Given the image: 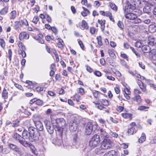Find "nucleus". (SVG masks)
Returning a JSON list of instances; mask_svg holds the SVG:
<instances>
[{
	"mask_svg": "<svg viewBox=\"0 0 156 156\" xmlns=\"http://www.w3.org/2000/svg\"><path fill=\"white\" fill-rule=\"evenodd\" d=\"M66 124V122L63 118L56 119L54 122V125L56 128L55 130L57 131L56 133L60 136L62 135L63 127L65 126Z\"/></svg>",
	"mask_w": 156,
	"mask_h": 156,
	"instance_id": "obj_1",
	"label": "nucleus"
},
{
	"mask_svg": "<svg viewBox=\"0 0 156 156\" xmlns=\"http://www.w3.org/2000/svg\"><path fill=\"white\" fill-rule=\"evenodd\" d=\"M100 141L99 136L97 134H95L90 140L89 142V146L91 148H95L98 145Z\"/></svg>",
	"mask_w": 156,
	"mask_h": 156,
	"instance_id": "obj_2",
	"label": "nucleus"
},
{
	"mask_svg": "<svg viewBox=\"0 0 156 156\" xmlns=\"http://www.w3.org/2000/svg\"><path fill=\"white\" fill-rule=\"evenodd\" d=\"M130 2L132 4L130 5L126 6L125 9H124V11L125 12H128L129 11H130V9L132 10L134 9L136 6H138L139 5H140L141 3V1L140 0H131Z\"/></svg>",
	"mask_w": 156,
	"mask_h": 156,
	"instance_id": "obj_3",
	"label": "nucleus"
},
{
	"mask_svg": "<svg viewBox=\"0 0 156 156\" xmlns=\"http://www.w3.org/2000/svg\"><path fill=\"white\" fill-rule=\"evenodd\" d=\"M13 139L16 141L18 142L23 146H26L27 143V141L23 140V137L19 134L16 133L13 134L12 136Z\"/></svg>",
	"mask_w": 156,
	"mask_h": 156,
	"instance_id": "obj_4",
	"label": "nucleus"
},
{
	"mask_svg": "<svg viewBox=\"0 0 156 156\" xmlns=\"http://www.w3.org/2000/svg\"><path fill=\"white\" fill-rule=\"evenodd\" d=\"M44 123L48 132L50 134H53L54 129H56L55 126L54 125V122L52 124L49 121L45 120Z\"/></svg>",
	"mask_w": 156,
	"mask_h": 156,
	"instance_id": "obj_5",
	"label": "nucleus"
},
{
	"mask_svg": "<svg viewBox=\"0 0 156 156\" xmlns=\"http://www.w3.org/2000/svg\"><path fill=\"white\" fill-rule=\"evenodd\" d=\"M33 129H34V128L30 127L28 129V131L24 130L22 133V137L23 140L28 139L30 140L31 134H33Z\"/></svg>",
	"mask_w": 156,
	"mask_h": 156,
	"instance_id": "obj_6",
	"label": "nucleus"
},
{
	"mask_svg": "<svg viewBox=\"0 0 156 156\" xmlns=\"http://www.w3.org/2000/svg\"><path fill=\"white\" fill-rule=\"evenodd\" d=\"M18 45L19 47L18 49V54L19 55H21L23 58L25 57L26 56V54L25 51L26 49L25 46L22 44L21 41H19L18 43Z\"/></svg>",
	"mask_w": 156,
	"mask_h": 156,
	"instance_id": "obj_7",
	"label": "nucleus"
},
{
	"mask_svg": "<svg viewBox=\"0 0 156 156\" xmlns=\"http://www.w3.org/2000/svg\"><path fill=\"white\" fill-rule=\"evenodd\" d=\"M112 141L109 139H105L103 140L101 145L102 148L105 150L108 149L112 147Z\"/></svg>",
	"mask_w": 156,
	"mask_h": 156,
	"instance_id": "obj_8",
	"label": "nucleus"
},
{
	"mask_svg": "<svg viewBox=\"0 0 156 156\" xmlns=\"http://www.w3.org/2000/svg\"><path fill=\"white\" fill-rule=\"evenodd\" d=\"M33 134H31L30 139V141L32 142L38 140L40 135V133L35 128L34 129H33Z\"/></svg>",
	"mask_w": 156,
	"mask_h": 156,
	"instance_id": "obj_9",
	"label": "nucleus"
},
{
	"mask_svg": "<svg viewBox=\"0 0 156 156\" xmlns=\"http://www.w3.org/2000/svg\"><path fill=\"white\" fill-rule=\"evenodd\" d=\"M77 122L75 120H71L69 125L70 131L72 132L75 131L77 128Z\"/></svg>",
	"mask_w": 156,
	"mask_h": 156,
	"instance_id": "obj_10",
	"label": "nucleus"
},
{
	"mask_svg": "<svg viewBox=\"0 0 156 156\" xmlns=\"http://www.w3.org/2000/svg\"><path fill=\"white\" fill-rule=\"evenodd\" d=\"M93 125L90 122H88L85 128V134L86 135H90L93 131Z\"/></svg>",
	"mask_w": 156,
	"mask_h": 156,
	"instance_id": "obj_11",
	"label": "nucleus"
},
{
	"mask_svg": "<svg viewBox=\"0 0 156 156\" xmlns=\"http://www.w3.org/2000/svg\"><path fill=\"white\" fill-rule=\"evenodd\" d=\"M99 133H100V136L101 138L104 140L105 139H108V134L105 131L102 129H101L99 130Z\"/></svg>",
	"mask_w": 156,
	"mask_h": 156,
	"instance_id": "obj_12",
	"label": "nucleus"
},
{
	"mask_svg": "<svg viewBox=\"0 0 156 156\" xmlns=\"http://www.w3.org/2000/svg\"><path fill=\"white\" fill-rule=\"evenodd\" d=\"M9 147L12 150L20 154L21 152L20 151L19 147L15 144L10 143L8 145Z\"/></svg>",
	"mask_w": 156,
	"mask_h": 156,
	"instance_id": "obj_13",
	"label": "nucleus"
},
{
	"mask_svg": "<svg viewBox=\"0 0 156 156\" xmlns=\"http://www.w3.org/2000/svg\"><path fill=\"white\" fill-rule=\"evenodd\" d=\"M34 124L36 129L40 131H42L43 130L44 127L42 123L40 121H36L34 122Z\"/></svg>",
	"mask_w": 156,
	"mask_h": 156,
	"instance_id": "obj_14",
	"label": "nucleus"
},
{
	"mask_svg": "<svg viewBox=\"0 0 156 156\" xmlns=\"http://www.w3.org/2000/svg\"><path fill=\"white\" fill-rule=\"evenodd\" d=\"M155 40V38L152 36H149L148 37L147 44L153 47L154 45V42Z\"/></svg>",
	"mask_w": 156,
	"mask_h": 156,
	"instance_id": "obj_15",
	"label": "nucleus"
},
{
	"mask_svg": "<svg viewBox=\"0 0 156 156\" xmlns=\"http://www.w3.org/2000/svg\"><path fill=\"white\" fill-rule=\"evenodd\" d=\"M29 34L26 32H22L20 33L19 36V38L20 40H23L24 39H27L29 38Z\"/></svg>",
	"mask_w": 156,
	"mask_h": 156,
	"instance_id": "obj_16",
	"label": "nucleus"
},
{
	"mask_svg": "<svg viewBox=\"0 0 156 156\" xmlns=\"http://www.w3.org/2000/svg\"><path fill=\"white\" fill-rule=\"evenodd\" d=\"M27 143L26 146H23L25 147H30L31 151L34 154H36V150L35 148L32 144L30 143L27 141Z\"/></svg>",
	"mask_w": 156,
	"mask_h": 156,
	"instance_id": "obj_17",
	"label": "nucleus"
},
{
	"mask_svg": "<svg viewBox=\"0 0 156 156\" xmlns=\"http://www.w3.org/2000/svg\"><path fill=\"white\" fill-rule=\"evenodd\" d=\"M125 17L127 19L133 20L136 18V15L135 14L132 13H129L126 14L125 16Z\"/></svg>",
	"mask_w": 156,
	"mask_h": 156,
	"instance_id": "obj_18",
	"label": "nucleus"
},
{
	"mask_svg": "<svg viewBox=\"0 0 156 156\" xmlns=\"http://www.w3.org/2000/svg\"><path fill=\"white\" fill-rule=\"evenodd\" d=\"M141 49L142 51L144 53L150 52L151 51V48L148 45H143Z\"/></svg>",
	"mask_w": 156,
	"mask_h": 156,
	"instance_id": "obj_19",
	"label": "nucleus"
},
{
	"mask_svg": "<svg viewBox=\"0 0 156 156\" xmlns=\"http://www.w3.org/2000/svg\"><path fill=\"white\" fill-rule=\"evenodd\" d=\"M118 153L114 150H111L106 153L104 156H117Z\"/></svg>",
	"mask_w": 156,
	"mask_h": 156,
	"instance_id": "obj_20",
	"label": "nucleus"
},
{
	"mask_svg": "<svg viewBox=\"0 0 156 156\" xmlns=\"http://www.w3.org/2000/svg\"><path fill=\"white\" fill-rule=\"evenodd\" d=\"M105 150L102 148V146H101L98 148H96L94 151L95 153L97 154H101L105 152Z\"/></svg>",
	"mask_w": 156,
	"mask_h": 156,
	"instance_id": "obj_21",
	"label": "nucleus"
},
{
	"mask_svg": "<svg viewBox=\"0 0 156 156\" xmlns=\"http://www.w3.org/2000/svg\"><path fill=\"white\" fill-rule=\"evenodd\" d=\"M148 29L150 33H154L156 31V26L154 24H150L148 27Z\"/></svg>",
	"mask_w": 156,
	"mask_h": 156,
	"instance_id": "obj_22",
	"label": "nucleus"
},
{
	"mask_svg": "<svg viewBox=\"0 0 156 156\" xmlns=\"http://www.w3.org/2000/svg\"><path fill=\"white\" fill-rule=\"evenodd\" d=\"M77 137L76 134L74 135L73 137V144L75 146L76 148H78L79 147V143L77 141Z\"/></svg>",
	"mask_w": 156,
	"mask_h": 156,
	"instance_id": "obj_23",
	"label": "nucleus"
},
{
	"mask_svg": "<svg viewBox=\"0 0 156 156\" xmlns=\"http://www.w3.org/2000/svg\"><path fill=\"white\" fill-rule=\"evenodd\" d=\"M121 115L125 119H128L129 120H131L132 119V115L130 113H122Z\"/></svg>",
	"mask_w": 156,
	"mask_h": 156,
	"instance_id": "obj_24",
	"label": "nucleus"
},
{
	"mask_svg": "<svg viewBox=\"0 0 156 156\" xmlns=\"http://www.w3.org/2000/svg\"><path fill=\"white\" fill-rule=\"evenodd\" d=\"M80 27L82 30H84L85 29H87L89 27L87 22L83 20L82 21L81 25Z\"/></svg>",
	"mask_w": 156,
	"mask_h": 156,
	"instance_id": "obj_25",
	"label": "nucleus"
},
{
	"mask_svg": "<svg viewBox=\"0 0 156 156\" xmlns=\"http://www.w3.org/2000/svg\"><path fill=\"white\" fill-rule=\"evenodd\" d=\"M16 12L15 10H13L10 12V18L11 20H13L16 18Z\"/></svg>",
	"mask_w": 156,
	"mask_h": 156,
	"instance_id": "obj_26",
	"label": "nucleus"
},
{
	"mask_svg": "<svg viewBox=\"0 0 156 156\" xmlns=\"http://www.w3.org/2000/svg\"><path fill=\"white\" fill-rule=\"evenodd\" d=\"M143 12L144 13L149 14L151 12V7L148 6H144L143 8Z\"/></svg>",
	"mask_w": 156,
	"mask_h": 156,
	"instance_id": "obj_27",
	"label": "nucleus"
},
{
	"mask_svg": "<svg viewBox=\"0 0 156 156\" xmlns=\"http://www.w3.org/2000/svg\"><path fill=\"white\" fill-rule=\"evenodd\" d=\"M57 40L58 41L57 43L58 47L61 48H62L63 47L64 44L63 40L59 38H58Z\"/></svg>",
	"mask_w": 156,
	"mask_h": 156,
	"instance_id": "obj_28",
	"label": "nucleus"
},
{
	"mask_svg": "<svg viewBox=\"0 0 156 156\" xmlns=\"http://www.w3.org/2000/svg\"><path fill=\"white\" fill-rule=\"evenodd\" d=\"M21 26V24L19 21L15 22L13 27L15 29L17 30Z\"/></svg>",
	"mask_w": 156,
	"mask_h": 156,
	"instance_id": "obj_29",
	"label": "nucleus"
},
{
	"mask_svg": "<svg viewBox=\"0 0 156 156\" xmlns=\"http://www.w3.org/2000/svg\"><path fill=\"white\" fill-rule=\"evenodd\" d=\"M135 128L134 127H131L128 130L127 132L129 135H132L134 133H136V131H135Z\"/></svg>",
	"mask_w": 156,
	"mask_h": 156,
	"instance_id": "obj_30",
	"label": "nucleus"
},
{
	"mask_svg": "<svg viewBox=\"0 0 156 156\" xmlns=\"http://www.w3.org/2000/svg\"><path fill=\"white\" fill-rule=\"evenodd\" d=\"M8 7H5L0 11V13L1 15H5L8 12Z\"/></svg>",
	"mask_w": 156,
	"mask_h": 156,
	"instance_id": "obj_31",
	"label": "nucleus"
},
{
	"mask_svg": "<svg viewBox=\"0 0 156 156\" xmlns=\"http://www.w3.org/2000/svg\"><path fill=\"white\" fill-rule=\"evenodd\" d=\"M19 22L21 24V26L25 25L28 26V23L27 20L26 19H24L23 20H20Z\"/></svg>",
	"mask_w": 156,
	"mask_h": 156,
	"instance_id": "obj_32",
	"label": "nucleus"
},
{
	"mask_svg": "<svg viewBox=\"0 0 156 156\" xmlns=\"http://www.w3.org/2000/svg\"><path fill=\"white\" fill-rule=\"evenodd\" d=\"M145 139L146 136L145 134L144 133H143L140 138L139 139L138 141L139 143H142L145 141Z\"/></svg>",
	"mask_w": 156,
	"mask_h": 156,
	"instance_id": "obj_33",
	"label": "nucleus"
},
{
	"mask_svg": "<svg viewBox=\"0 0 156 156\" xmlns=\"http://www.w3.org/2000/svg\"><path fill=\"white\" fill-rule=\"evenodd\" d=\"M2 95L5 99H6L8 98V92L7 90L4 88L2 92Z\"/></svg>",
	"mask_w": 156,
	"mask_h": 156,
	"instance_id": "obj_34",
	"label": "nucleus"
},
{
	"mask_svg": "<svg viewBox=\"0 0 156 156\" xmlns=\"http://www.w3.org/2000/svg\"><path fill=\"white\" fill-rule=\"evenodd\" d=\"M105 20H103L101 22H100V21L99 20H98V22L101 24V28L102 31H103L105 28Z\"/></svg>",
	"mask_w": 156,
	"mask_h": 156,
	"instance_id": "obj_35",
	"label": "nucleus"
},
{
	"mask_svg": "<svg viewBox=\"0 0 156 156\" xmlns=\"http://www.w3.org/2000/svg\"><path fill=\"white\" fill-rule=\"evenodd\" d=\"M149 107L147 106H139L138 108V110L141 111H146V109H148Z\"/></svg>",
	"mask_w": 156,
	"mask_h": 156,
	"instance_id": "obj_36",
	"label": "nucleus"
},
{
	"mask_svg": "<svg viewBox=\"0 0 156 156\" xmlns=\"http://www.w3.org/2000/svg\"><path fill=\"white\" fill-rule=\"evenodd\" d=\"M108 53L110 56L112 58L114 59L116 58V56L114 53L113 51L112 50H109L108 51Z\"/></svg>",
	"mask_w": 156,
	"mask_h": 156,
	"instance_id": "obj_37",
	"label": "nucleus"
},
{
	"mask_svg": "<svg viewBox=\"0 0 156 156\" xmlns=\"http://www.w3.org/2000/svg\"><path fill=\"white\" fill-rule=\"evenodd\" d=\"M140 89L142 90L144 92H145L147 91V89L146 88V85L145 84H144L143 83L140 85L139 86Z\"/></svg>",
	"mask_w": 156,
	"mask_h": 156,
	"instance_id": "obj_38",
	"label": "nucleus"
},
{
	"mask_svg": "<svg viewBox=\"0 0 156 156\" xmlns=\"http://www.w3.org/2000/svg\"><path fill=\"white\" fill-rule=\"evenodd\" d=\"M20 121L18 120H16L13 122V123L12 126V127L18 126L19 125Z\"/></svg>",
	"mask_w": 156,
	"mask_h": 156,
	"instance_id": "obj_39",
	"label": "nucleus"
},
{
	"mask_svg": "<svg viewBox=\"0 0 156 156\" xmlns=\"http://www.w3.org/2000/svg\"><path fill=\"white\" fill-rule=\"evenodd\" d=\"M151 58L153 60H156V50H154L151 52Z\"/></svg>",
	"mask_w": 156,
	"mask_h": 156,
	"instance_id": "obj_40",
	"label": "nucleus"
},
{
	"mask_svg": "<svg viewBox=\"0 0 156 156\" xmlns=\"http://www.w3.org/2000/svg\"><path fill=\"white\" fill-rule=\"evenodd\" d=\"M143 45V44L141 42L137 41L135 44V46L138 48H142V47Z\"/></svg>",
	"mask_w": 156,
	"mask_h": 156,
	"instance_id": "obj_41",
	"label": "nucleus"
},
{
	"mask_svg": "<svg viewBox=\"0 0 156 156\" xmlns=\"http://www.w3.org/2000/svg\"><path fill=\"white\" fill-rule=\"evenodd\" d=\"M94 103L96 105V107L98 109L102 110H104L105 109V108L100 104L95 103L94 102Z\"/></svg>",
	"mask_w": 156,
	"mask_h": 156,
	"instance_id": "obj_42",
	"label": "nucleus"
},
{
	"mask_svg": "<svg viewBox=\"0 0 156 156\" xmlns=\"http://www.w3.org/2000/svg\"><path fill=\"white\" fill-rule=\"evenodd\" d=\"M0 45L3 48H4L5 46V43L3 39H0Z\"/></svg>",
	"mask_w": 156,
	"mask_h": 156,
	"instance_id": "obj_43",
	"label": "nucleus"
},
{
	"mask_svg": "<svg viewBox=\"0 0 156 156\" xmlns=\"http://www.w3.org/2000/svg\"><path fill=\"white\" fill-rule=\"evenodd\" d=\"M141 20L140 19L138 18L136 16V18L134 19L132 22L134 23H139L141 22Z\"/></svg>",
	"mask_w": 156,
	"mask_h": 156,
	"instance_id": "obj_44",
	"label": "nucleus"
},
{
	"mask_svg": "<svg viewBox=\"0 0 156 156\" xmlns=\"http://www.w3.org/2000/svg\"><path fill=\"white\" fill-rule=\"evenodd\" d=\"M102 104L104 105L108 106L109 105V103L108 100L106 99H103L101 101Z\"/></svg>",
	"mask_w": 156,
	"mask_h": 156,
	"instance_id": "obj_45",
	"label": "nucleus"
},
{
	"mask_svg": "<svg viewBox=\"0 0 156 156\" xmlns=\"http://www.w3.org/2000/svg\"><path fill=\"white\" fill-rule=\"evenodd\" d=\"M12 52L11 49L8 50V57L10 62L11 61L12 56Z\"/></svg>",
	"mask_w": 156,
	"mask_h": 156,
	"instance_id": "obj_46",
	"label": "nucleus"
},
{
	"mask_svg": "<svg viewBox=\"0 0 156 156\" xmlns=\"http://www.w3.org/2000/svg\"><path fill=\"white\" fill-rule=\"evenodd\" d=\"M97 39L98 41V44L100 46L102 45V38L101 36H99L97 37Z\"/></svg>",
	"mask_w": 156,
	"mask_h": 156,
	"instance_id": "obj_47",
	"label": "nucleus"
},
{
	"mask_svg": "<svg viewBox=\"0 0 156 156\" xmlns=\"http://www.w3.org/2000/svg\"><path fill=\"white\" fill-rule=\"evenodd\" d=\"M43 101L37 98V100L36 101L35 104L39 106H41L43 105Z\"/></svg>",
	"mask_w": 156,
	"mask_h": 156,
	"instance_id": "obj_48",
	"label": "nucleus"
},
{
	"mask_svg": "<svg viewBox=\"0 0 156 156\" xmlns=\"http://www.w3.org/2000/svg\"><path fill=\"white\" fill-rule=\"evenodd\" d=\"M110 6L111 8L114 10H117V6L115 5V4L113 3H112L110 4Z\"/></svg>",
	"mask_w": 156,
	"mask_h": 156,
	"instance_id": "obj_49",
	"label": "nucleus"
},
{
	"mask_svg": "<svg viewBox=\"0 0 156 156\" xmlns=\"http://www.w3.org/2000/svg\"><path fill=\"white\" fill-rule=\"evenodd\" d=\"M128 93H126L125 91L124 92L125 93L124 94L126 98L127 99H129L130 98V97L129 96L128 94H129V91L128 89H126Z\"/></svg>",
	"mask_w": 156,
	"mask_h": 156,
	"instance_id": "obj_50",
	"label": "nucleus"
},
{
	"mask_svg": "<svg viewBox=\"0 0 156 156\" xmlns=\"http://www.w3.org/2000/svg\"><path fill=\"white\" fill-rule=\"evenodd\" d=\"M45 19L48 23H51L52 20L51 17L48 15H46Z\"/></svg>",
	"mask_w": 156,
	"mask_h": 156,
	"instance_id": "obj_51",
	"label": "nucleus"
},
{
	"mask_svg": "<svg viewBox=\"0 0 156 156\" xmlns=\"http://www.w3.org/2000/svg\"><path fill=\"white\" fill-rule=\"evenodd\" d=\"M118 26L121 29H123L124 28V26L123 23L121 21H119L118 23Z\"/></svg>",
	"mask_w": 156,
	"mask_h": 156,
	"instance_id": "obj_52",
	"label": "nucleus"
},
{
	"mask_svg": "<svg viewBox=\"0 0 156 156\" xmlns=\"http://www.w3.org/2000/svg\"><path fill=\"white\" fill-rule=\"evenodd\" d=\"M135 99L136 101L138 103H139L141 101V99L140 96L139 95H136Z\"/></svg>",
	"mask_w": 156,
	"mask_h": 156,
	"instance_id": "obj_53",
	"label": "nucleus"
},
{
	"mask_svg": "<svg viewBox=\"0 0 156 156\" xmlns=\"http://www.w3.org/2000/svg\"><path fill=\"white\" fill-rule=\"evenodd\" d=\"M77 92L78 93H80L83 94L84 93V90L82 88H78L77 89Z\"/></svg>",
	"mask_w": 156,
	"mask_h": 156,
	"instance_id": "obj_54",
	"label": "nucleus"
},
{
	"mask_svg": "<svg viewBox=\"0 0 156 156\" xmlns=\"http://www.w3.org/2000/svg\"><path fill=\"white\" fill-rule=\"evenodd\" d=\"M150 143L153 144L156 143V136L153 137L151 139Z\"/></svg>",
	"mask_w": 156,
	"mask_h": 156,
	"instance_id": "obj_55",
	"label": "nucleus"
},
{
	"mask_svg": "<svg viewBox=\"0 0 156 156\" xmlns=\"http://www.w3.org/2000/svg\"><path fill=\"white\" fill-rule=\"evenodd\" d=\"M134 93L136 95H138V94H141V92L137 89H135L134 90Z\"/></svg>",
	"mask_w": 156,
	"mask_h": 156,
	"instance_id": "obj_56",
	"label": "nucleus"
},
{
	"mask_svg": "<svg viewBox=\"0 0 156 156\" xmlns=\"http://www.w3.org/2000/svg\"><path fill=\"white\" fill-rule=\"evenodd\" d=\"M39 20V18L37 16H35L33 20V22L35 24H37Z\"/></svg>",
	"mask_w": 156,
	"mask_h": 156,
	"instance_id": "obj_57",
	"label": "nucleus"
},
{
	"mask_svg": "<svg viewBox=\"0 0 156 156\" xmlns=\"http://www.w3.org/2000/svg\"><path fill=\"white\" fill-rule=\"evenodd\" d=\"M51 30L56 35L57 34L58 31L56 28L55 27H52Z\"/></svg>",
	"mask_w": 156,
	"mask_h": 156,
	"instance_id": "obj_58",
	"label": "nucleus"
},
{
	"mask_svg": "<svg viewBox=\"0 0 156 156\" xmlns=\"http://www.w3.org/2000/svg\"><path fill=\"white\" fill-rule=\"evenodd\" d=\"M143 22L146 24H148L151 22V20L149 19H146L143 20Z\"/></svg>",
	"mask_w": 156,
	"mask_h": 156,
	"instance_id": "obj_59",
	"label": "nucleus"
},
{
	"mask_svg": "<svg viewBox=\"0 0 156 156\" xmlns=\"http://www.w3.org/2000/svg\"><path fill=\"white\" fill-rule=\"evenodd\" d=\"M130 48L133 51L137 57L140 56L138 52L135 51L134 49V48L133 47H130Z\"/></svg>",
	"mask_w": 156,
	"mask_h": 156,
	"instance_id": "obj_60",
	"label": "nucleus"
},
{
	"mask_svg": "<svg viewBox=\"0 0 156 156\" xmlns=\"http://www.w3.org/2000/svg\"><path fill=\"white\" fill-rule=\"evenodd\" d=\"M86 67L87 71L90 73H91L92 72V69L90 66H88L87 65L86 66Z\"/></svg>",
	"mask_w": 156,
	"mask_h": 156,
	"instance_id": "obj_61",
	"label": "nucleus"
},
{
	"mask_svg": "<svg viewBox=\"0 0 156 156\" xmlns=\"http://www.w3.org/2000/svg\"><path fill=\"white\" fill-rule=\"evenodd\" d=\"M14 85L17 88L19 89L20 90H22L23 89V87H22V86L17 83H15L14 84Z\"/></svg>",
	"mask_w": 156,
	"mask_h": 156,
	"instance_id": "obj_62",
	"label": "nucleus"
},
{
	"mask_svg": "<svg viewBox=\"0 0 156 156\" xmlns=\"http://www.w3.org/2000/svg\"><path fill=\"white\" fill-rule=\"evenodd\" d=\"M110 134L112 136L115 138H117L118 136V134L117 133L112 131L111 132Z\"/></svg>",
	"mask_w": 156,
	"mask_h": 156,
	"instance_id": "obj_63",
	"label": "nucleus"
},
{
	"mask_svg": "<svg viewBox=\"0 0 156 156\" xmlns=\"http://www.w3.org/2000/svg\"><path fill=\"white\" fill-rule=\"evenodd\" d=\"M78 43L80 45V47L82 49H83L84 47L82 41L81 40L78 41Z\"/></svg>",
	"mask_w": 156,
	"mask_h": 156,
	"instance_id": "obj_64",
	"label": "nucleus"
}]
</instances>
